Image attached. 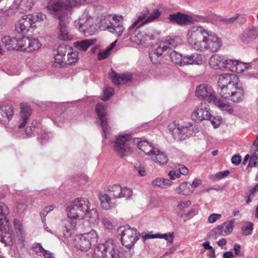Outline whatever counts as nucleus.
Instances as JSON below:
<instances>
[{"label":"nucleus","mask_w":258,"mask_h":258,"mask_svg":"<svg viewBox=\"0 0 258 258\" xmlns=\"http://www.w3.org/2000/svg\"><path fill=\"white\" fill-rule=\"evenodd\" d=\"M168 19L171 23H176L181 26L190 25L195 22V20L191 16L180 12L170 14Z\"/></svg>","instance_id":"18"},{"label":"nucleus","mask_w":258,"mask_h":258,"mask_svg":"<svg viewBox=\"0 0 258 258\" xmlns=\"http://www.w3.org/2000/svg\"><path fill=\"white\" fill-rule=\"evenodd\" d=\"M187 40L190 47L200 52H217L221 48L220 39L214 33L201 26H193L188 30Z\"/></svg>","instance_id":"2"},{"label":"nucleus","mask_w":258,"mask_h":258,"mask_svg":"<svg viewBox=\"0 0 258 258\" xmlns=\"http://www.w3.org/2000/svg\"><path fill=\"white\" fill-rule=\"evenodd\" d=\"M222 215L220 214H212L208 217V222L210 223H214L217 220L220 219Z\"/></svg>","instance_id":"63"},{"label":"nucleus","mask_w":258,"mask_h":258,"mask_svg":"<svg viewBox=\"0 0 258 258\" xmlns=\"http://www.w3.org/2000/svg\"><path fill=\"white\" fill-rule=\"evenodd\" d=\"M146 19V15L145 13H141L138 17L137 19L128 28V31L131 33L136 27L140 28L145 24H142Z\"/></svg>","instance_id":"38"},{"label":"nucleus","mask_w":258,"mask_h":258,"mask_svg":"<svg viewBox=\"0 0 258 258\" xmlns=\"http://www.w3.org/2000/svg\"><path fill=\"white\" fill-rule=\"evenodd\" d=\"M1 41L7 50L21 51V38L17 39L15 37L6 35L2 38Z\"/></svg>","instance_id":"20"},{"label":"nucleus","mask_w":258,"mask_h":258,"mask_svg":"<svg viewBox=\"0 0 258 258\" xmlns=\"http://www.w3.org/2000/svg\"><path fill=\"white\" fill-rule=\"evenodd\" d=\"M195 93L198 98L210 103H213L217 97L213 88L207 84H201L197 86Z\"/></svg>","instance_id":"15"},{"label":"nucleus","mask_w":258,"mask_h":258,"mask_svg":"<svg viewBox=\"0 0 258 258\" xmlns=\"http://www.w3.org/2000/svg\"><path fill=\"white\" fill-rule=\"evenodd\" d=\"M224 58L218 54L213 55L210 58L209 64L214 69H223Z\"/></svg>","instance_id":"34"},{"label":"nucleus","mask_w":258,"mask_h":258,"mask_svg":"<svg viewBox=\"0 0 258 258\" xmlns=\"http://www.w3.org/2000/svg\"><path fill=\"white\" fill-rule=\"evenodd\" d=\"M192 54V61L191 63L192 64H201L203 63V60L202 56L201 54L198 53H194Z\"/></svg>","instance_id":"56"},{"label":"nucleus","mask_w":258,"mask_h":258,"mask_svg":"<svg viewBox=\"0 0 258 258\" xmlns=\"http://www.w3.org/2000/svg\"><path fill=\"white\" fill-rule=\"evenodd\" d=\"M178 45V43L174 39H170L160 41L157 48L153 49L149 53L151 61L157 63L159 61V57L167 49L172 50Z\"/></svg>","instance_id":"10"},{"label":"nucleus","mask_w":258,"mask_h":258,"mask_svg":"<svg viewBox=\"0 0 258 258\" xmlns=\"http://www.w3.org/2000/svg\"><path fill=\"white\" fill-rule=\"evenodd\" d=\"M112 19V16L110 15L101 16L99 25L100 29L102 30H108L110 32Z\"/></svg>","instance_id":"35"},{"label":"nucleus","mask_w":258,"mask_h":258,"mask_svg":"<svg viewBox=\"0 0 258 258\" xmlns=\"http://www.w3.org/2000/svg\"><path fill=\"white\" fill-rule=\"evenodd\" d=\"M19 13L18 10L17 9V7L15 6L14 3L10 7V8L7 10H5L2 12V17H7L12 16L15 14Z\"/></svg>","instance_id":"44"},{"label":"nucleus","mask_w":258,"mask_h":258,"mask_svg":"<svg viewBox=\"0 0 258 258\" xmlns=\"http://www.w3.org/2000/svg\"><path fill=\"white\" fill-rule=\"evenodd\" d=\"M67 58V60L66 63L68 64H72L77 61L78 59V55L76 52H68Z\"/></svg>","instance_id":"53"},{"label":"nucleus","mask_w":258,"mask_h":258,"mask_svg":"<svg viewBox=\"0 0 258 258\" xmlns=\"http://www.w3.org/2000/svg\"><path fill=\"white\" fill-rule=\"evenodd\" d=\"M32 249L39 255H43L46 253L48 250L44 249L40 243H36L32 246Z\"/></svg>","instance_id":"51"},{"label":"nucleus","mask_w":258,"mask_h":258,"mask_svg":"<svg viewBox=\"0 0 258 258\" xmlns=\"http://www.w3.org/2000/svg\"><path fill=\"white\" fill-rule=\"evenodd\" d=\"M218 90L220 96L233 103L241 102L244 97V91L239 85V79L234 74L225 73L219 76Z\"/></svg>","instance_id":"3"},{"label":"nucleus","mask_w":258,"mask_h":258,"mask_svg":"<svg viewBox=\"0 0 258 258\" xmlns=\"http://www.w3.org/2000/svg\"><path fill=\"white\" fill-rule=\"evenodd\" d=\"M96 112L100 121V125L102 129L104 138H106L107 134L110 131V127L108 124L106 107L103 103H98L96 105Z\"/></svg>","instance_id":"16"},{"label":"nucleus","mask_w":258,"mask_h":258,"mask_svg":"<svg viewBox=\"0 0 258 258\" xmlns=\"http://www.w3.org/2000/svg\"><path fill=\"white\" fill-rule=\"evenodd\" d=\"M133 143L137 146L138 149L144 152L146 155H150L153 153L156 147L147 141H141L139 138L133 139Z\"/></svg>","instance_id":"26"},{"label":"nucleus","mask_w":258,"mask_h":258,"mask_svg":"<svg viewBox=\"0 0 258 258\" xmlns=\"http://www.w3.org/2000/svg\"><path fill=\"white\" fill-rule=\"evenodd\" d=\"M236 60H237L224 59L223 69H227L233 72L235 71Z\"/></svg>","instance_id":"46"},{"label":"nucleus","mask_w":258,"mask_h":258,"mask_svg":"<svg viewBox=\"0 0 258 258\" xmlns=\"http://www.w3.org/2000/svg\"><path fill=\"white\" fill-rule=\"evenodd\" d=\"M235 64V71L237 73H241L245 70L248 69L251 66V64L250 62L244 63L238 60H236Z\"/></svg>","instance_id":"42"},{"label":"nucleus","mask_w":258,"mask_h":258,"mask_svg":"<svg viewBox=\"0 0 258 258\" xmlns=\"http://www.w3.org/2000/svg\"><path fill=\"white\" fill-rule=\"evenodd\" d=\"M120 198H124L126 199H130L133 196V190L131 188L127 187H121Z\"/></svg>","instance_id":"47"},{"label":"nucleus","mask_w":258,"mask_h":258,"mask_svg":"<svg viewBox=\"0 0 258 258\" xmlns=\"http://www.w3.org/2000/svg\"><path fill=\"white\" fill-rule=\"evenodd\" d=\"M114 94V89L111 87H108L104 90L103 94L101 96L102 100L105 101L108 100Z\"/></svg>","instance_id":"50"},{"label":"nucleus","mask_w":258,"mask_h":258,"mask_svg":"<svg viewBox=\"0 0 258 258\" xmlns=\"http://www.w3.org/2000/svg\"><path fill=\"white\" fill-rule=\"evenodd\" d=\"M110 32L117 36H120L123 31L124 27L122 24V17L121 16H112Z\"/></svg>","instance_id":"25"},{"label":"nucleus","mask_w":258,"mask_h":258,"mask_svg":"<svg viewBox=\"0 0 258 258\" xmlns=\"http://www.w3.org/2000/svg\"><path fill=\"white\" fill-rule=\"evenodd\" d=\"M213 231L216 236H219L220 235L225 236L224 235L225 232H224V229L222 225L218 226L217 227L214 228Z\"/></svg>","instance_id":"61"},{"label":"nucleus","mask_w":258,"mask_h":258,"mask_svg":"<svg viewBox=\"0 0 258 258\" xmlns=\"http://www.w3.org/2000/svg\"><path fill=\"white\" fill-rule=\"evenodd\" d=\"M175 167L178 169V171L182 175H187L188 173V169L183 165L177 164L175 165Z\"/></svg>","instance_id":"59"},{"label":"nucleus","mask_w":258,"mask_h":258,"mask_svg":"<svg viewBox=\"0 0 258 258\" xmlns=\"http://www.w3.org/2000/svg\"><path fill=\"white\" fill-rule=\"evenodd\" d=\"M174 235L173 233H167L162 234H158V238L164 239L167 243V245H170L173 243Z\"/></svg>","instance_id":"48"},{"label":"nucleus","mask_w":258,"mask_h":258,"mask_svg":"<svg viewBox=\"0 0 258 258\" xmlns=\"http://www.w3.org/2000/svg\"><path fill=\"white\" fill-rule=\"evenodd\" d=\"M67 218L63 223L66 232L63 236L68 238L74 233L80 220L85 219L91 223H97L99 216L96 209H90L87 199L78 198L72 201L66 209Z\"/></svg>","instance_id":"1"},{"label":"nucleus","mask_w":258,"mask_h":258,"mask_svg":"<svg viewBox=\"0 0 258 258\" xmlns=\"http://www.w3.org/2000/svg\"><path fill=\"white\" fill-rule=\"evenodd\" d=\"M234 223V220L232 219L225 222L222 225L224 229V232H225V235H228L232 232Z\"/></svg>","instance_id":"43"},{"label":"nucleus","mask_w":258,"mask_h":258,"mask_svg":"<svg viewBox=\"0 0 258 258\" xmlns=\"http://www.w3.org/2000/svg\"><path fill=\"white\" fill-rule=\"evenodd\" d=\"M110 55V52L106 48L101 52L98 53V59L99 60L104 59L108 57Z\"/></svg>","instance_id":"64"},{"label":"nucleus","mask_w":258,"mask_h":258,"mask_svg":"<svg viewBox=\"0 0 258 258\" xmlns=\"http://www.w3.org/2000/svg\"><path fill=\"white\" fill-rule=\"evenodd\" d=\"M20 108L19 120L18 121V127L19 128L24 127L25 126L32 113L31 108L26 103H21Z\"/></svg>","instance_id":"22"},{"label":"nucleus","mask_w":258,"mask_h":258,"mask_svg":"<svg viewBox=\"0 0 258 258\" xmlns=\"http://www.w3.org/2000/svg\"><path fill=\"white\" fill-rule=\"evenodd\" d=\"M187 183L186 182H182L175 189V191L177 194L182 195H186L187 193Z\"/></svg>","instance_id":"54"},{"label":"nucleus","mask_w":258,"mask_h":258,"mask_svg":"<svg viewBox=\"0 0 258 258\" xmlns=\"http://www.w3.org/2000/svg\"><path fill=\"white\" fill-rule=\"evenodd\" d=\"M54 209V207L52 205L45 207L40 212V215L41 217L42 222L43 223H45L46 220L45 217L46 215Z\"/></svg>","instance_id":"55"},{"label":"nucleus","mask_w":258,"mask_h":258,"mask_svg":"<svg viewBox=\"0 0 258 258\" xmlns=\"http://www.w3.org/2000/svg\"><path fill=\"white\" fill-rule=\"evenodd\" d=\"M15 114L14 108L11 105L0 106V122L7 125L12 119Z\"/></svg>","instance_id":"19"},{"label":"nucleus","mask_w":258,"mask_h":258,"mask_svg":"<svg viewBox=\"0 0 258 258\" xmlns=\"http://www.w3.org/2000/svg\"><path fill=\"white\" fill-rule=\"evenodd\" d=\"M162 12L158 9H153L152 13L144 21L142 24H146L158 19L161 15Z\"/></svg>","instance_id":"41"},{"label":"nucleus","mask_w":258,"mask_h":258,"mask_svg":"<svg viewBox=\"0 0 258 258\" xmlns=\"http://www.w3.org/2000/svg\"><path fill=\"white\" fill-rule=\"evenodd\" d=\"M84 0H50L47 6V9L52 15L58 16L61 14L69 13L71 14L72 8L82 5Z\"/></svg>","instance_id":"4"},{"label":"nucleus","mask_w":258,"mask_h":258,"mask_svg":"<svg viewBox=\"0 0 258 258\" xmlns=\"http://www.w3.org/2000/svg\"><path fill=\"white\" fill-rule=\"evenodd\" d=\"M131 41L138 45L145 43L148 40H154L155 36L152 32V30L147 29L144 31H141L140 28L136 27L131 33Z\"/></svg>","instance_id":"13"},{"label":"nucleus","mask_w":258,"mask_h":258,"mask_svg":"<svg viewBox=\"0 0 258 258\" xmlns=\"http://www.w3.org/2000/svg\"><path fill=\"white\" fill-rule=\"evenodd\" d=\"M98 233L94 229L89 232L76 235L73 244L77 249L82 251H87L98 242Z\"/></svg>","instance_id":"5"},{"label":"nucleus","mask_w":258,"mask_h":258,"mask_svg":"<svg viewBox=\"0 0 258 258\" xmlns=\"http://www.w3.org/2000/svg\"><path fill=\"white\" fill-rule=\"evenodd\" d=\"M71 47L66 45L59 46L57 50L58 56L65 57L68 49Z\"/></svg>","instance_id":"57"},{"label":"nucleus","mask_w":258,"mask_h":258,"mask_svg":"<svg viewBox=\"0 0 258 258\" xmlns=\"http://www.w3.org/2000/svg\"><path fill=\"white\" fill-rule=\"evenodd\" d=\"M13 226L17 237L18 238V241L20 243H23L25 233L21 221L17 219H14L13 220Z\"/></svg>","instance_id":"31"},{"label":"nucleus","mask_w":258,"mask_h":258,"mask_svg":"<svg viewBox=\"0 0 258 258\" xmlns=\"http://www.w3.org/2000/svg\"><path fill=\"white\" fill-rule=\"evenodd\" d=\"M229 173L230 172L228 170L219 172L214 175V179L215 180H220L227 176Z\"/></svg>","instance_id":"58"},{"label":"nucleus","mask_w":258,"mask_h":258,"mask_svg":"<svg viewBox=\"0 0 258 258\" xmlns=\"http://www.w3.org/2000/svg\"><path fill=\"white\" fill-rule=\"evenodd\" d=\"M32 24L38 21H41L46 18V16L42 13L28 15Z\"/></svg>","instance_id":"49"},{"label":"nucleus","mask_w":258,"mask_h":258,"mask_svg":"<svg viewBox=\"0 0 258 258\" xmlns=\"http://www.w3.org/2000/svg\"><path fill=\"white\" fill-rule=\"evenodd\" d=\"M99 199L100 201L101 207L103 209L106 210H109L116 206V203L114 200L108 194H100Z\"/></svg>","instance_id":"29"},{"label":"nucleus","mask_w":258,"mask_h":258,"mask_svg":"<svg viewBox=\"0 0 258 258\" xmlns=\"http://www.w3.org/2000/svg\"><path fill=\"white\" fill-rule=\"evenodd\" d=\"M134 166L136 171L138 172L140 175L145 176L147 175V171L145 167L140 162H136Z\"/></svg>","instance_id":"52"},{"label":"nucleus","mask_w":258,"mask_h":258,"mask_svg":"<svg viewBox=\"0 0 258 258\" xmlns=\"http://www.w3.org/2000/svg\"><path fill=\"white\" fill-rule=\"evenodd\" d=\"M32 25V23L28 15H24L16 22L15 31L18 33L25 34L28 31Z\"/></svg>","instance_id":"24"},{"label":"nucleus","mask_w":258,"mask_h":258,"mask_svg":"<svg viewBox=\"0 0 258 258\" xmlns=\"http://www.w3.org/2000/svg\"><path fill=\"white\" fill-rule=\"evenodd\" d=\"M118 232L120 235L122 245L128 248L134 245L140 235L135 228H132L128 225L120 227Z\"/></svg>","instance_id":"9"},{"label":"nucleus","mask_w":258,"mask_h":258,"mask_svg":"<svg viewBox=\"0 0 258 258\" xmlns=\"http://www.w3.org/2000/svg\"><path fill=\"white\" fill-rule=\"evenodd\" d=\"M213 103L222 111L230 114L233 112V109L232 106L229 103L224 102L218 97H217Z\"/></svg>","instance_id":"32"},{"label":"nucleus","mask_w":258,"mask_h":258,"mask_svg":"<svg viewBox=\"0 0 258 258\" xmlns=\"http://www.w3.org/2000/svg\"><path fill=\"white\" fill-rule=\"evenodd\" d=\"M74 26L86 36L93 35L97 31L95 19L87 11H85L78 19L74 21Z\"/></svg>","instance_id":"7"},{"label":"nucleus","mask_w":258,"mask_h":258,"mask_svg":"<svg viewBox=\"0 0 258 258\" xmlns=\"http://www.w3.org/2000/svg\"><path fill=\"white\" fill-rule=\"evenodd\" d=\"M150 158L153 162L160 165H166L168 161V158L166 154L159 150L157 147L150 155Z\"/></svg>","instance_id":"27"},{"label":"nucleus","mask_w":258,"mask_h":258,"mask_svg":"<svg viewBox=\"0 0 258 258\" xmlns=\"http://www.w3.org/2000/svg\"><path fill=\"white\" fill-rule=\"evenodd\" d=\"M197 132L198 129L196 126L190 122H184L175 125L172 131V135L175 140L182 141L193 136Z\"/></svg>","instance_id":"11"},{"label":"nucleus","mask_w":258,"mask_h":258,"mask_svg":"<svg viewBox=\"0 0 258 258\" xmlns=\"http://www.w3.org/2000/svg\"><path fill=\"white\" fill-rule=\"evenodd\" d=\"M14 4L21 14L30 10L33 6L32 0H15Z\"/></svg>","instance_id":"30"},{"label":"nucleus","mask_w":258,"mask_h":258,"mask_svg":"<svg viewBox=\"0 0 258 258\" xmlns=\"http://www.w3.org/2000/svg\"><path fill=\"white\" fill-rule=\"evenodd\" d=\"M132 137L129 134H121L114 141L113 150L121 157L127 156L132 152Z\"/></svg>","instance_id":"8"},{"label":"nucleus","mask_w":258,"mask_h":258,"mask_svg":"<svg viewBox=\"0 0 258 258\" xmlns=\"http://www.w3.org/2000/svg\"><path fill=\"white\" fill-rule=\"evenodd\" d=\"M102 223L104 227L107 229L111 230L113 227L112 222L108 218H104L102 221Z\"/></svg>","instance_id":"60"},{"label":"nucleus","mask_w":258,"mask_h":258,"mask_svg":"<svg viewBox=\"0 0 258 258\" xmlns=\"http://www.w3.org/2000/svg\"><path fill=\"white\" fill-rule=\"evenodd\" d=\"M170 58L171 61L177 65L183 66V56L181 53H178L176 51L173 50L170 53Z\"/></svg>","instance_id":"40"},{"label":"nucleus","mask_w":258,"mask_h":258,"mask_svg":"<svg viewBox=\"0 0 258 258\" xmlns=\"http://www.w3.org/2000/svg\"><path fill=\"white\" fill-rule=\"evenodd\" d=\"M21 51L32 52L38 50L41 44L38 39L28 37H23L21 38Z\"/></svg>","instance_id":"17"},{"label":"nucleus","mask_w":258,"mask_h":258,"mask_svg":"<svg viewBox=\"0 0 258 258\" xmlns=\"http://www.w3.org/2000/svg\"><path fill=\"white\" fill-rule=\"evenodd\" d=\"M253 224L250 222H246L242 227V234L247 236L251 234L253 229Z\"/></svg>","instance_id":"45"},{"label":"nucleus","mask_w":258,"mask_h":258,"mask_svg":"<svg viewBox=\"0 0 258 258\" xmlns=\"http://www.w3.org/2000/svg\"><path fill=\"white\" fill-rule=\"evenodd\" d=\"M258 37V28L249 25L242 33L241 39L243 42L248 43Z\"/></svg>","instance_id":"23"},{"label":"nucleus","mask_w":258,"mask_h":258,"mask_svg":"<svg viewBox=\"0 0 258 258\" xmlns=\"http://www.w3.org/2000/svg\"><path fill=\"white\" fill-rule=\"evenodd\" d=\"M9 213V210L6 205L0 206V226L10 224L7 216Z\"/></svg>","instance_id":"36"},{"label":"nucleus","mask_w":258,"mask_h":258,"mask_svg":"<svg viewBox=\"0 0 258 258\" xmlns=\"http://www.w3.org/2000/svg\"><path fill=\"white\" fill-rule=\"evenodd\" d=\"M121 186L117 184H114L110 186L108 188V194L114 200L120 198Z\"/></svg>","instance_id":"39"},{"label":"nucleus","mask_w":258,"mask_h":258,"mask_svg":"<svg viewBox=\"0 0 258 258\" xmlns=\"http://www.w3.org/2000/svg\"><path fill=\"white\" fill-rule=\"evenodd\" d=\"M119 254L118 246L113 240H109L95 247L93 256L94 258H119Z\"/></svg>","instance_id":"6"},{"label":"nucleus","mask_w":258,"mask_h":258,"mask_svg":"<svg viewBox=\"0 0 258 258\" xmlns=\"http://www.w3.org/2000/svg\"><path fill=\"white\" fill-rule=\"evenodd\" d=\"M191 205V202L189 200L181 201L178 202L177 206V212L178 215L181 217L185 214L186 210Z\"/></svg>","instance_id":"37"},{"label":"nucleus","mask_w":258,"mask_h":258,"mask_svg":"<svg viewBox=\"0 0 258 258\" xmlns=\"http://www.w3.org/2000/svg\"><path fill=\"white\" fill-rule=\"evenodd\" d=\"M69 13L61 14L58 16L59 33L58 38L60 40H71L73 38L72 35L69 31L68 27L69 22Z\"/></svg>","instance_id":"14"},{"label":"nucleus","mask_w":258,"mask_h":258,"mask_svg":"<svg viewBox=\"0 0 258 258\" xmlns=\"http://www.w3.org/2000/svg\"><path fill=\"white\" fill-rule=\"evenodd\" d=\"M248 165L250 167L258 166V155H254L250 157Z\"/></svg>","instance_id":"62"},{"label":"nucleus","mask_w":258,"mask_h":258,"mask_svg":"<svg viewBox=\"0 0 258 258\" xmlns=\"http://www.w3.org/2000/svg\"><path fill=\"white\" fill-rule=\"evenodd\" d=\"M191 118L194 121L199 123L205 120H211V114L209 106L206 103H200L194 108Z\"/></svg>","instance_id":"12"},{"label":"nucleus","mask_w":258,"mask_h":258,"mask_svg":"<svg viewBox=\"0 0 258 258\" xmlns=\"http://www.w3.org/2000/svg\"><path fill=\"white\" fill-rule=\"evenodd\" d=\"M0 241L5 246L12 245V230L10 224H6L0 227Z\"/></svg>","instance_id":"21"},{"label":"nucleus","mask_w":258,"mask_h":258,"mask_svg":"<svg viewBox=\"0 0 258 258\" xmlns=\"http://www.w3.org/2000/svg\"><path fill=\"white\" fill-rule=\"evenodd\" d=\"M94 43V41L93 39H85L75 42L74 47L78 51H85Z\"/></svg>","instance_id":"33"},{"label":"nucleus","mask_w":258,"mask_h":258,"mask_svg":"<svg viewBox=\"0 0 258 258\" xmlns=\"http://www.w3.org/2000/svg\"><path fill=\"white\" fill-rule=\"evenodd\" d=\"M112 82L115 85L124 84L131 81L132 76L131 74L125 73L118 74L114 71L111 70L109 74Z\"/></svg>","instance_id":"28"}]
</instances>
